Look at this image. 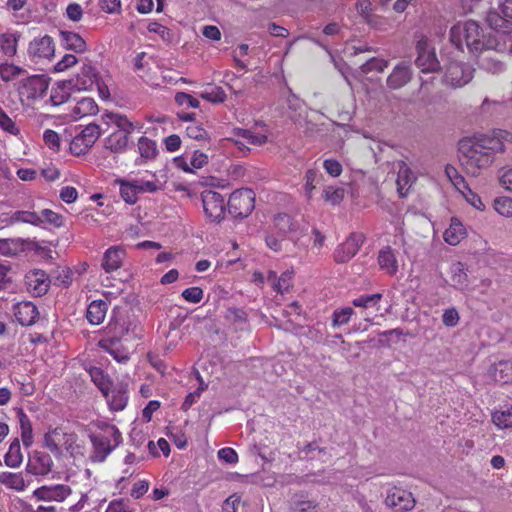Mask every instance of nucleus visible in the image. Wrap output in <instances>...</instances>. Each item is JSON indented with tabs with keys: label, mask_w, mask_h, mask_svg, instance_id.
Segmentation results:
<instances>
[{
	"label": "nucleus",
	"mask_w": 512,
	"mask_h": 512,
	"mask_svg": "<svg viewBox=\"0 0 512 512\" xmlns=\"http://www.w3.org/2000/svg\"><path fill=\"white\" fill-rule=\"evenodd\" d=\"M40 218H41V225L43 223H48L54 227L63 226V216L50 210V209H43L40 212Z\"/></svg>",
	"instance_id": "52"
},
{
	"label": "nucleus",
	"mask_w": 512,
	"mask_h": 512,
	"mask_svg": "<svg viewBox=\"0 0 512 512\" xmlns=\"http://www.w3.org/2000/svg\"><path fill=\"white\" fill-rule=\"evenodd\" d=\"M89 374L91 376L92 381L95 383V385L100 389V391L105 395V397H108V391L110 388V380L104 374L103 370L98 367H92L89 370Z\"/></svg>",
	"instance_id": "41"
},
{
	"label": "nucleus",
	"mask_w": 512,
	"mask_h": 512,
	"mask_svg": "<svg viewBox=\"0 0 512 512\" xmlns=\"http://www.w3.org/2000/svg\"><path fill=\"white\" fill-rule=\"evenodd\" d=\"M506 51H498L496 49H483L476 53L477 63L479 67L489 73L498 74L505 70V63L499 58V55H504Z\"/></svg>",
	"instance_id": "12"
},
{
	"label": "nucleus",
	"mask_w": 512,
	"mask_h": 512,
	"mask_svg": "<svg viewBox=\"0 0 512 512\" xmlns=\"http://www.w3.org/2000/svg\"><path fill=\"white\" fill-rule=\"evenodd\" d=\"M493 207L500 215L508 218L512 217V198L497 197L493 202Z\"/></svg>",
	"instance_id": "48"
},
{
	"label": "nucleus",
	"mask_w": 512,
	"mask_h": 512,
	"mask_svg": "<svg viewBox=\"0 0 512 512\" xmlns=\"http://www.w3.org/2000/svg\"><path fill=\"white\" fill-rule=\"evenodd\" d=\"M0 128H2L4 131H6L12 135H18L20 132L19 128L16 126V123L1 108H0Z\"/></svg>",
	"instance_id": "57"
},
{
	"label": "nucleus",
	"mask_w": 512,
	"mask_h": 512,
	"mask_svg": "<svg viewBox=\"0 0 512 512\" xmlns=\"http://www.w3.org/2000/svg\"><path fill=\"white\" fill-rule=\"evenodd\" d=\"M377 261L380 269L388 275L394 276L398 272V261L390 246H385L379 251Z\"/></svg>",
	"instance_id": "26"
},
{
	"label": "nucleus",
	"mask_w": 512,
	"mask_h": 512,
	"mask_svg": "<svg viewBox=\"0 0 512 512\" xmlns=\"http://www.w3.org/2000/svg\"><path fill=\"white\" fill-rule=\"evenodd\" d=\"M108 309V305L103 300H95L92 301L86 312L87 320L93 325H99L103 322L106 312Z\"/></svg>",
	"instance_id": "30"
},
{
	"label": "nucleus",
	"mask_w": 512,
	"mask_h": 512,
	"mask_svg": "<svg viewBox=\"0 0 512 512\" xmlns=\"http://www.w3.org/2000/svg\"><path fill=\"white\" fill-rule=\"evenodd\" d=\"M201 199L205 215L214 222H220L224 219L227 204L225 198L217 191L204 190L201 193Z\"/></svg>",
	"instance_id": "7"
},
{
	"label": "nucleus",
	"mask_w": 512,
	"mask_h": 512,
	"mask_svg": "<svg viewBox=\"0 0 512 512\" xmlns=\"http://www.w3.org/2000/svg\"><path fill=\"white\" fill-rule=\"evenodd\" d=\"M101 135V128L95 123L88 124L70 143V151L76 156L84 155Z\"/></svg>",
	"instance_id": "8"
},
{
	"label": "nucleus",
	"mask_w": 512,
	"mask_h": 512,
	"mask_svg": "<svg viewBox=\"0 0 512 512\" xmlns=\"http://www.w3.org/2000/svg\"><path fill=\"white\" fill-rule=\"evenodd\" d=\"M469 137L462 138L458 143L459 160L464 167L466 173L477 176L480 171L490 167L495 157L491 152L486 151L484 148L478 146Z\"/></svg>",
	"instance_id": "2"
},
{
	"label": "nucleus",
	"mask_w": 512,
	"mask_h": 512,
	"mask_svg": "<svg viewBox=\"0 0 512 512\" xmlns=\"http://www.w3.org/2000/svg\"><path fill=\"white\" fill-rule=\"evenodd\" d=\"M353 313L354 311L351 307L336 309L332 315V325L337 327L347 324Z\"/></svg>",
	"instance_id": "50"
},
{
	"label": "nucleus",
	"mask_w": 512,
	"mask_h": 512,
	"mask_svg": "<svg viewBox=\"0 0 512 512\" xmlns=\"http://www.w3.org/2000/svg\"><path fill=\"white\" fill-rule=\"evenodd\" d=\"M451 283L458 290H465L469 286L468 274L461 262L451 266Z\"/></svg>",
	"instance_id": "32"
},
{
	"label": "nucleus",
	"mask_w": 512,
	"mask_h": 512,
	"mask_svg": "<svg viewBox=\"0 0 512 512\" xmlns=\"http://www.w3.org/2000/svg\"><path fill=\"white\" fill-rule=\"evenodd\" d=\"M383 295L381 293H375L371 295H362L352 301V304L355 307H374L376 306L380 300L382 299Z\"/></svg>",
	"instance_id": "49"
},
{
	"label": "nucleus",
	"mask_w": 512,
	"mask_h": 512,
	"mask_svg": "<svg viewBox=\"0 0 512 512\" xmlns=\"http://www.w3.org/2000/svg\"><path fill=\"white\" fill-rule=\"evenodd\" d=\"M463 225L456 219H452L450 227L444 232V240L450 245H457L464 236Z\"/></svg>",
	"instance_id": "38"
},
{
	"label": "nucleus",
	"mask_w": 512,
	"mask_h": 512,
	"mask_svg": "<svg viewBox=\"0 0 512 512\" xmlns=\"http://www.w3.org/2000/svg\"><path fill=\"white\" fill-rule=\"evenodd\" d=\"M108 400V403L110 405V408L115 411H120L125 408L128 401V396L125 391L123 390H113L111 392V395L106 397Z\"/></svg>",
	"instance_id": "43"
},
{
	"label": "nucleus",
	"mask_w": 512,
	"mask_h": 512,
	"mask_svg": "<svg viewBox=\"0 0 512 512\" xmlns=\"http://www.w3.org/2000/svg\"><path fill=\"white\" fill-rule=\"evenodd\" d=\"M22 72L23 70L21 68L13 64H0V77L6 82L12 80L16 75H19Z\"/></svg>",
	"instance_id": "59"
},
{
	"label": "nucleus",
	"mask_w": 512,
	"mask_h": 512,
	"mask_svg": "<svg viewBox=\"0 0 512 512\" xmlns=\"http://www.w3.org/2000/svg\"><path fill=\"white\" fill-rule=\"evenodd\" d=\"M492 420L501 429L512 428V407L494 412Z\"/></svg>",
	"instance_id": "45"
},
{
	"label": "nucleus",
	"mask_w": 512,
	"mask_h": 512,
	"mask_svg": "<svg viewBox=\"0 0 512 512\" xmlns=\"http://www.w3.org/2000/svg\"><path fill=\"white\" fill-rule=\"evenodd\" d=\"M98 112V106L94 99L92 98H83L77 102L76 106L73 109V116L77 118H82L88 115H95Z\"/></svg>",
	"instance_id": "36"
},
{
	"label": "nucleus",
	"mask_w": 512,
	"mask_h": 512,
	"mask_svg": "<svg viewBox=\"0 0 512 512\" xmlns=\"http://www.w3.org/2000/svg\"><path fill=\"white\" fill-rule=\"evenodd\" d=\"M98 428L99 432L89 434L93 448L90 459L93 462H103L122 441L121 433L116 426L100 423Z\"/></svg>",
	"instance_id": "3"
},
{
	"label": "nucleus",
	"mask_w": 512,
	"mask_h": 512,
	"mask_svg": "<svg viewBox=\"0 0 512 512\" xmlns=\"http://www.w3.org/2000/svg\"><path fill=\"white\" fill-rule=\"evenodd\" d=\"M255 208V193L249 188H242L231 193L227 210L234 218H246Z\"/></svg>",
	"instance_id": "5"
},
{
	"label": "nucleus",
	"mask_w": 512,
	"mask_h": 512,
	"mask_svg": "<svg viewBox=\"0 0 512 512\" xmlns=\"http://www.w3.org/2000/svg\"><path fill=\"white\" fill-rule=\"evenodd\" d=\"M411 177L412 173L410 169L405 164H403L399 169L397 178V186L400 196H405V193H403V188L404 185H407L410 182Z\"/></svg>",
	"instance_id": "60"
},
{
	"label": "nucleus",
	"mask_w": 512,
	"mask_h": 512,
	"mask_svg": "<svg viewBox=\"0 0 512 512\" xmlns=\"http://www.w3.org/2000/svg\"><path fill=\"white\" fill-rule=\"evenodd\" d=\"M103 118L107 119V123H112L117 127L116 131L105 138V148L113 153L124 152L128 145L129 135L134 130V124L126 116L118 113H106Z\"/></svg>",
	"instance_id": "4"
},
{
	"label": "nucleus",
	"mask_w": 512,
	"mask_h": 512,
	"mask_svg": "<svg viewBox=\"0 0 512 512\" xmlns=\"http://www.w3.org/2000/svg\"><path fill=\"white\" fill-rule=\"evenodd\" d=\"M97 72L91 65H83L81 72L77 75L75 82H69L76 90H88L97 82Z\"/></svg>",
	"instance_id": "27"
},
{
	"label": "nucleus",
	"mask_w": 512,
	"mask_h": 512,
	"mask_svg": "<svg viewBox=\"0 0 512 512\" xmlns=\"http://www.w3.org/2000/svg\"><path fill=\"white\" fill-rule=\"evenodd\" d=\"M105 512H134L123 499L112 500Z\"/></svg>",
	"instance_id": "64"
},
{
	"label": "nucleus",
	"mask_w": 512,
	"mask_h": 512,
	"mask_svg": "<svg viewBox=\"0 0 512 512\" xmlns=\"http://www.w3.org/2000/svg\"><path fill=\"white\" fill-rule=\"evenodd\" d=\"M388 66V62L383 59L371 58L361 65L363 73L372 71L382 72Z\"/></svg>",
	"instance_id": "55"
},
{
	"label": "nucleus",
	"mask_w": 512,
	"mask_h": 512,
	"mask_svg": "<svg viewBox=\"0 0 512 512\" xmlns=\"http://www.w3.org/2000/svg\"><path fill=\"white\" fill-rule=\"evenodd\" d=\"M124 257L125 251L123 248L112 246L105 251L101 266L106 273H112L121 267Z\"/></svg>",
	"instance_id": "21"
},
{
	"label": "nucleus",
	"mask_w": 512,
	"mask_h": 512,
	"mask_svg": "<svg viewBox=\"0 0 512 512\" xmlns=\"http://www.w3.org/2000/svg\"><path fill=\"white\" fill-rule=\"evenodd\" d=\"M53 466L50 455L42 452H36L31 457L26 466V471L32 475H47Z\"/></svg>",
	"instance_id": "19"
},
{
	"label": "nucleus",
	"mask_w": 512,
	"mask_h": 512,
	"mask_svg": "<svg viewBox=\"0 0 512 512\" xmlns=\"http://www.w3.org/2000/svg\"><path fill=\"white\" fill-rule=\"evenodd\" d=\"M65 438V432L57 427L49 430L44 435V446L55 456L62 455V442Z\"/></svg>",
	"instance_id": "28"
},
{
	"label": "nucleus",
	"mask_w": 512,
	"mask_h": 512,
	"mask_svg": "<svg viewBox=\"0 0 512 512\" xmlns=\"http://www.w3.org/2000/svg\"><path fill=\"white\" fill-rule=\"evenodd\" d=\"M200 97L212 103H222L226 99V93L221 87H214L211 92H202Z\"/></svg>",
	"instance_id": "61"
},
{
	"label": "nucleus",
	"mask_w": 512,
	"mask_h": 512,
	"mask_svg": "<svg viewBox=\"0 0 512 512\" xmlns=\"http://www.w3.org/2000/svg\"><path fill=\"white\" fill-rule=\"evenodd\" d=\"M290 512H318V503L303 494H295L289 505Z\"/></svg>",
	"instance_id": "31"
},
{
	"label": "nucleus",
	"mask_w": 512,
	"mask_h": 512,
	"mask_svg": "<svg viewBox=\"0 0 512 512\" xmlns=\"http://www.w3.org/2000/svg\"><path fill=\"white\" fill-rule=\"evenodd\" d=\"M478 146L484 148L486 151L491 152L494 157L496 153L505 152V142L512 141V133L506 130H493L487 134H475L470 137Z\"/></svg>",
	"instance_id": "6"
},
{
	"label": "nucleus",
	"mask_w": 512,
	"mask_h": 512,
	"mask_svg": "<svg viewBox=\"0 0 512 512\" xmlns=\"http://www.w3.org/2000/svg\"><path fill=\"white\" fill-rule=\"evenodd\" d=\"M98 347L109 353L119 363L124 364L130 359V353L122 342L99 340Z\"/></svg>",
	"instance_id": "24"
},
{
	"label": "nucleus",
	"mask_w": 512,
	"mask_h": 512,
	"mask_svg": "<svg viewBox=\"0 0 512 512\" xmlns=\"http://www.w3.org/2000/svg\"><path fill=\"white\" fill-rule=\"evenodd\" d=\"M48 85V79L44 75H33L22 82L20 94L27 99H36L44 95Z\"/></svg>",
	"instance_id": "16"
},
{
	"label": "nucleus",
	"mask_w": 512,
	"mask_h": 512,
	"mask_svg": "<svg viewBox=\"0 0 512 512\" xmlns=\"http://www.w3.org/2000/svg\"><path fill=\"white\" fill-rule=\"evenodd\" d=\"M488 26L493 30L488 35H497V38L505 39L512 31V19L505 17L500 11L491 9L486 16Z\"/></svg>",
	"instance_id": "14"
},
{
	"label": "nucleus",
	"mask_w": 512,
	"mask_h": 512,
	"mask_svg": "<svg viewBox=\"0 0 512 512\" xmlns=\"http://www.w3.org/2000/svg\"><path fill=\"white\" fill-rule=\"evenodd\" d=\"M53 39L45 35L40 38H35L29 44L28 53L33 60L50 58L54 55Z\"/></svg>",
	"instance_id": "17"
},
{
	"label": "nucleus",
	"mask_w": 512,
	"mask_h": 512,
	"mask_svg": "<svg viewBox=\"0 0 512 512\" xmlns=\"http://www.w3.org/2000/svg\"><path fill=\"white\" fill-rule=\"evenodd\" d=\"M52 280L47 273L40 269L29 271L25 275L27 290L33 295L40 297L47 293Z\"/></svg>",
	"instance_id": "15"
},
{
	"label": "nucleus",
	"mask_w": 512,
	"mask_h": 512,
	"mask_svg": "<svg viewBox=\"0 0 512 512\" xmlns=\"http://www.w3.org/2000/svg\"><path fill=\"white\" fill-rule=\"evenodd\" d=\"M70 98V92L65 83L59 84L56 88L51 91L50 101L53 105L58 106Z\"/></svg>",
	"instance_id": "47"
},
{
	"label": "nucleus",
	"mask_w": 512,
	"mask_h": 512,
	"mask_svg": "<svg viewBox=\"0 0 512 512\" xmlns=\"http://www.w3.org/2000/svg\"><path fill=\"white\" fill-rule=\"evenodd\" d=\"M23 460L19 439L15 438L10 444L4 457L5 464L10 468H18Z\"/></svg>",
	"instance_id": "35"
},
{
	"label": "nucleus",
	"mask_w": 512,
	"mask_h": 512,
	"mask_svg": "<svg viewBox=\"0 0 512 512\" xmlns=\"http://www.w3.org/2000/svg\"><path fill=\"white\" fill-rule=\"evenodd\" d=\"M345 191L343 188L326 186L322 191V197L326 202L332 205L339 204L344 199Z\"/></svg>",
	"instance_id": "44"
},
{
	"label": "nucleus",
	"mask_w": 512,
	"mask_h": 512,
	"mask_svg": "<svg viewBox=\"0 0 512 512\" xmlns=\"http://www.w3.org/2000/svg\"><path fill=\"white\" fill-rule=\"evenodd\" d=\"M364 242V236L361 233H351L347 239L334 251L333 258L336 263L349 262L359 251Z\"/></svg>",
	"instance_id": "10"
},
{
	"label": "nucleus",
	"mask_w": 512,
	"mask_h": 512,
	"mask_svg": "<svg viewBox=\"0 0 512 512\" xmlns=\"http://www.w3.org/2000/svg\"><path fill=\"white\" fill-rule=\"evenodd\" d=\"M292 279V272L286 271L277 278V274L274 271H269L268 280L273 282L274 289L283 294L290 287V281Z\"/></svg>",
	"instance_id": "40"
},
{
	"label": "nucleus",
	"mask_w": 512,
	"mask_h": 512,
	"mask_svg": "<svg viewBox=\"0 0 512 512\" xmlns=\"http://www.w3.org/2000/svg\"><path fill=\"white\" fill-rule=\"evenodd\" d=\"M450 41L458 50L463 51L466 46L474 55L485 48L507 50L505 39L497 38V35L485 34L479 24L473 20L455 24L450 30Z\"/></svg>",
	"instance_id": "1"
},
{
	"label": "nucleus",
	"mask_w": 512,
	"mask_h": 512,
	"mask_svg": "<svg viewBox=\"0 0 512 512\" xmlns=\"http://www.w3.org/2000/svg\"><path fill=\"white\" fill-rule=\"evenodd\" d=\"M0 483L16 491L25 489V480L20 473L2 472L0 473Z\"/></svg>",
	"instance_id": "37"
},
{
	"label": "nucleus",
	"mask_w": 512,
	"mask_h": 512,
	"mask_svg": "<svg viewBox=\"0 0 512 512\" xmlns=\"http://www.w3.org/2000/svg\"><path fill=\"white\" fill-rule=\"evenodd\" d=\"M324 179L322 173H320L316 169H308L304 176V193L306 197L310 200L313 195V191L316 189L317 185H319Z\"/></svg>",
	"instance_id": "34"
},
{
	"label": "nucleus",
	"mask_w": 512,
	"mask_h": 512,
	"mask_svg": "<svg viewBox=\"0 0 512 512\" xmlns=\"http://www.w3.org/2000/svg\"><path fill=\"white\" fill-rule=\"evenodd\" d=\"M138 151L141 158L145 161L152 160L156 157L158 152L156 142L142 136L138 140Z\"/></svg>",
	"instance_id": "39"
},
{
	"label": "nucleus",
	"mask_w": 512,
	"mask_h": 512,
	"mask_svg": "<svg viewBox=\"0 0 512 512\" xmlns=\"http://www.w3.org/2000/svg\"><path fill=\"white\" fill-rule=\"evenodd\" d=\"M418 56L415 60L416 66L424 73L436 72L440 68L438 59L433 50H430L426 39H421L416 44Z\"/></svg>",
	"instance_id": "11"
},
{
	"label": "nucleus",
	"mask_w": 512,
	"mask_h": 512,
	"mask_svg": "<svg viewBox=\"0 0 512 512\" xmlns=\"http://www.w3.org/2000/svg\"><path fill=\"white\" fill-rule=\"evenodd\" d=\"M273 222L279 233L284 236L305 234L304 228H301L299 223L286 213L277 214Z\"/></svg>",
	"instance_id": "20"
},
{
	"label": "nucleus",
	"mask_w": 512,
	"mask_h": 512,
	"mask_svg": "<svg viewBox=\"0 0 512 512\" xmlns=\"http://www.w3.org/2000/svg\"><path fill=\"white\" fill-rule=\"evenodd\" d=\"M187 136L195 140H207L209 139L208 132L200 125L191 124L186 128Z\"/></svg>",
	"instance_id": "62"
},
{
	"label": "nucleus",
	"mask_w": 512,
	"mask_h": 512,
	"mask_svg": "<svg viewBox=\"0 0 512 512\" xmlns=\"http://www.w3.org/2000/svg\"><path fill=\"white\" fill-rule=\"evenodd\" d=\"M17 417L20 424L23 445L25 447H29L33 443V429L31 421L22 409L17 411Z\"/></svg>",
	"instance_id": "33"
},
{
	"label": "nucleus",
	"mask_w": 512,
	"mask_h": 512,
	"mask_svg": "<svg viewBox=\"0 0 512 512\" xmlns=\"http://www.w3.org/2000/svg\"><path fill=\"white\" fill-rule=\"evenodd\" d=\"M445 173L447 177L451 180L453 185L460 191L463 188H467V183L462 175L458 173L456 168L452 165H447L445 167Z\"/></svg>",
	"instance_id": "54"
},
{
	"label": "nucleus",
	"mask_w": 512,
	"mask_h": 512,
	"mask_svg": "<svg viewBox=\"0 0 512 512\" xmlns=\"http://www.w3.org/2000/svg\"><path fill=\"white\" fill-rule=\"evenodd\" d=\"M71 494V488L67 485L58 484L53 486H42L34 491V496L44 501H64Z\"/></svg>",
	"instance_id": "18"
},
{
	"label": "nucleus",
	"mask_w": 512,
	"mask_h": 512,
	"mask_svg": "<svg viewBox=\"0 0 512 512\" xmlns=\"http://www.w3.org/2000/svg\"><path fill=\"white\" fill-rule=\"evenodd\" d=\"M473 69L461 61H451L446 66L445 82L457 88L468 84L473 78Z\"/></svg>",
	"instance_id": "9"
},
{
	"label": "nucleus",
	"mask_w": 512,
	"mask_h": 512,
	"mask_svg": "<svg viewBox=\"0 0 512 512\" xmlns=\"http://www.w3.org/2000/svg\"><path fill=\"white\" fill-rule=\"evenodd\" d=\"M60 36L63 46L66 49L76 53H83L87 50L86 42L79 34L70 31H61Z\"/></svg>",
	"instance_id": "29"
},
{
	"label": "nucleus",
	"mask_w": 512,
	"mask_h": 512,
	"mask_svg": "<svg viewBox=\"0 0 512 512\" xmlns=\"http://www.w3.org/2000/svg\"><path fill=\"white\" fill-rule=\"evenodd\" d=\"M182 297L190 303H199L203 298V290L200 287H190L182 292Z\"/></svg>",
	"instance_id": "63"
},
{
	"label": "nucleus",
	"mask_w": 512,
	"mask_h": 512,
	"mask_svg": "<svg viewBox=\"0 0 512 512\" xmlns=\"http://www.w3.org/2000/svg\"><path fill=\"white\" fill-rule=\"evenodd\" d=\"M1 48L5 55L13 56L16 53L17 40L12 34H3L1 37Z\"/></svg>",
	"instance_id": "56"
},
{
	"label": "nucleus",
	"mask_w": 512,
	"mask_h": 512,
	"mask_svg": "<svg viewBox=\"0 0 512 512\" xmlns=\"http://www.w3.org/2000/svg\"><path fill=\"white\" fill-rule=\"evenodd\" d=\"M120 194L126 203H136V201L138 200L139 191L135 180L131 182L121 181Z\"/></svg>",
	"instance_id": "42"
},
{
	"label": "nucleus",
	"mask_w": 512,
	"mask_h": 512,
	"mask_svg": "<svg viewBox=\"0 0 512 512\" xmlns=\"http://www.w3.org/2000/svg\"><path fill=\"white\" fill-rule=\"evenodd\" d=\"M225 319L233 324L241 325L247 321V313L237 307H230L225 312Z\"/></svg>",
	"instance_id": "51"
},
{
	"label": "nucleus",
	"mask_w": 512,
	"mask_h": 512,
	"mask_svg": "<svg viewBox=\"0 0 512 512\" xmlns=\"http://www.w3.org/2000/svg\"><path fill=\"white\" fill-rule=\"evenodd\" d=\"M411 80L410 66L401 62L397 64L387 78V86L391 89H399Z\"/></svg>",
	"instance_id": "22"
},
{
	"label": "nucleus",
	"mask_w": 512,
	"mask_h": 512,
	"mask_svg": "<svg viewBox=\"0 0 512 512\" xmlns=\"http://www.w3.org/2000/svg\"><path fill=\"white\" fill-rule=\"evenodd\" d=\"M50 279L54 285L68 287L72 282L71 271L67 267L57 268L52 272Z\"/></svg>",
	"instance_id": "46"
},
{
	"label": "nucleus",
	"mask_w": 512,
	"mask_h": 512,
	"mask_svg": "<svg viewBox=\"0 0 512 512\" xmlns=\"http://www.w3.org/2000/svg\"><path fill=\"white\" fill-rule=\"evenodd\" d=\"M130 323L124 319L111 321L107 327L105 336L101 340L122 342L125 336L129 335Z\"/></svg>",
	"instance_id": "25"
},
{
	"label": "nucleus",
	"mask_w": 512,
	"mask_h": 512,
	"mask_svg": "<svg viewBox=\"0 0 512 512\" xmlns=\"http://www.w3.org/2000/svg\"><path fill=\"white\" fill-rule=\"evenodd\" d=\"M15 317L22 326H31L37 321L39 311L32 302H22L16 306Z\"/></svg>",
	"instance_id": "23"
},
{
	"label": "nucleus",
	"mask_w": 512,
	"mask_h": 512,
	"mask_svg": "<svg viewBox=\"0 0 512 512\" xmlns=\"http://www.w3.org/2000/svg\"><path fill=\"white\" fill-rule=\"evenodd\" d=\"M385 503L388 507L392 508L394 512H407L412 510L415 506L412 493L399 488H393L388 491Z\"/></svg>",
	"instance_id": "13"
},
{
	"label": "nucleus",
	"mask_w": 512,
	"mask_h": 512,
	"mask_svg": "<svg viewBox=\"0 0 512 512\" xmlns=\"http://www.w3.org/2000/svg\"><path fill=\"white\" fill-rule=\"evenodd\" d=\"M235 134L239 137H242L248 141V143L253 145H262L266 143L267 136L260 134H253L250 130L238 128L235 130Z\"/></svg>",
	"instance_id": "53"
},
{
	"label": "nucleus",
	"mask_w": 512,
	"mask_h": 512,
	"mask_svg": "<svg viewBox=\"0 0 512 512\" xmlns=\"http://www.w3.org/2000/svg\"><path fill=\"white\" fill-rule=\"evenodd\" d=\"M459 192H461L465 199L476 209L481 211L485 209V205L482 202L480 196L472 191L468 185L467 188H463Z\"/></svg>",
	"instance_id": "58"
}]
</instances>
